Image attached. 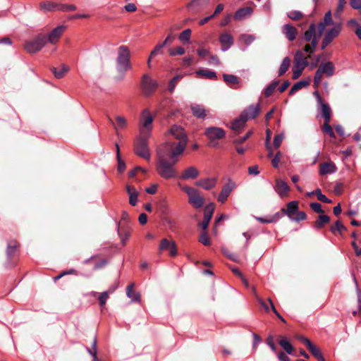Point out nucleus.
<instances>
[{
  "mask_svg": "<svg viewBox=\"0 0 361 361\" xmlns=\"http://www.w3.org/2000/svg\"><path fill=\"white\" fill-rule=\"evenodd\" d=\"M180 156L173 157L172 152L160 149L157 152V172L164 179H171L178 176L175 164Z\"/></svg>",
  "mask_w": 361,
  "mask_h": 361,
  "instance_id": "nucleus-1",
  "label": "nucleus"
},
{
  "mask_svg": "<svg viewBox=\"0 0 361 361\" xmlns=\"http://www.w3.org/2000/svg\"><path fill=\"white\" fill-rule=\"evenodd\" d=\"M168 134L178 142L171 141L169 138L165 142L163 149L172 152L173 157L180 156L185 151L188 142V137L184 128L180 126L173 125L169 129Z\"/></svg>",
  "mask_w": 361,
  "mask_h": 361,
  "instance_id": "nucleus-2",
  "label": "nucleus"
},
{
  "mask_svg": "<svg viewBox=\"0 0 361 361\" xmlns=\"http://www.w3.org/2000/svg\"><path fill=\"white\" fill-rule=\"evenodd\" d=\"M116 68L121 78H123L126 71L131 68L130 53L127 46L121 45L118 47Z\"/></svg>",
  "mask_w": 361,
  "mask_h": 361,
  "instance_id": "nucleus-3",
  "label": "nucleus"
},
{
  "mask_svg": "<svg viewBox=\"0 0 361 361\" xmlns=\"http://www.w3.org/2000/svg\"><path fill=\"white\" fill-rule=\"evenodd\" d=\"M148 133L144 135H139L135 143L134 152L136 155L149 161L151 157V152L149 148L148 140L150 137Z\"/></svg>",
  "mask_w": 361,
  "mask_h": 361,
  "instance_id": "nucleus-4",
  "label": "nucleus"
},
{
  "mask_svg": "<svg viewBox=\"0 0 361 361\" xmlns=\"http://www.w3.org/2000/svg\"><path fill=\"white\" fill-rule=\"evenodd\" d=\"M309 65L308 61L304 56L302 51L297 50L295 51L293 60V66L292 68L293 71V79L295 80L298 78L303 70Z\"/></svg>",
  "mask_w": 361,
  "mask_h": 361,
  "instance_id": "nucleus-5",
  "label": "nucleus"
},
{
  "mask_svg": "<svg viewBox=\"0 0 361 361\" xmlns=\"http://www.w3.org/2000/svg\"><path fill=\"white\" fill-rule=\"evenodd\" d=\"M181 190L188 195V202L195 208L199 209L203 206L204 200L197 189L185 185L181 188Z\"/></svg>",
  "mask_w": 361,
  "mask_h": 361,
  "instance_id": "nucleus-6",
  "label": "nucleus"
},
{
  "mask_svg": "<svg viewBox=\"0 0 361 361\" xmlns=\"http://www.w3.org/2000/svg\"><path fill=\"white\" fill-rule=\"evenodd\" d=\"M335 66L331 61L322 62L314 76V82L315 85L320 83L323 75L327 77H331L334 74Z\"/></svg>",
  "mask_w": 361,
  "mask_h": 361,
  "instance_id": "nucleus-7",
  "label": "nucleus"
},
{
  "mask_svg": "<svg viewBox=\"0 0 361 361\" xmlns=\"http://www.w3.org/2000/svg\"><path fill=\"white\" fill-rule=\"evenodd\" d=\"M258 114H240V116L231 121L226 126L236 135L240 133L244 129L247 121L250 118H255Z\"/></svg>",
  "mask_w": 361,
  "mask_h": 361,
  "instance_id": "nucleus-8",
  "label": "nucleus"
},
{
  "mask_svg": "<svg viewBox=\"0 0 361 361\" xmlns=\"http://www.w3.org/2000/svg\"><path fill=\"white\" fill-rule=\"evenodd\" d=\"M47 44V36L38 34L35 39L25 44V49L30 54H35L41 50Z\"/></svg>",
  "mask_w": 361,
  "mask_h": 361,
  "instance_id": "nucleus-9",
  "label": "nucleus"
},
{
  "mask_svg": "<svg viewBox=\"0 0 361 361\" xmlns=\"http://www.w3.org/2000/svg\"><path fill=\"white\" fill-rule=\"evenodd\" d=\"M157 87L156 80L151 78L148 75L145 74L142 78L141 87L145 96L149 97L153 94Z\"/></svg>",
  "mask_w": 361,
  "mask_h": 361,
  "instance_id": "nucleus-10",
  "label": "nucleus"
},
{
  "mask_svg": "<svg viewBox=\"0 0 361 361\" xmlns=\"http://www.w3.org/2000/svg\"><path fill=\"white\" fill-rule=\"evenodd\" d=\"M204 135L209 140H219L225 137V130L219 127L210 126L204 129Z\"/></svg>",
  "mask_w": 361,
  "mask_h": 361,
  "instance_id": "nucleus-11",
  "label": "nucleus"
},
{
  "mask_svg": "<svg viewBox=\"0 0 361 361\" xmlns=\"http://www.w3.org/2000/svg\"><path fill=\"white\" fill-rule=\"evenodd\" d=\"M153 120L154 118L151 114H147V116L142 114L140 117V135H144L145 133L146 135L148 133L147 136H151Z\"/></svg>",
  "mask_w": 361,
  "mask_h": 361,
  "instance_id": "nucleus-12",
  "label": "nucleus"
},
{
  "mask_svg": "<svg viewBox=\"0 0 361 361\" xmlns=\"http://www.w3.org/2000/svg\"><path fill=\"white\" fill-rule=\"evenodd\" d=\"M235 187L236 184L231 179H228L227 183L223 185L217 200L221 203H224Z\"/></svg>",
  "mask_w": 361,
  "mask_h": 361,
  "instance_id": "nucleus-13",
  "label": "nucleus"
},
{
  "mask_svg": "<svg viewBox=\"0 0 361 361\" xmlns=\"http://www.w3.org/2000/svg\"><path fill=\"white\" fill-rule=\"evenodd\" d=\"M215 205L213 202H210L207 204L204 209V219L202 222L200 224L201 228L206 231L209 224L210 220L213 216Z\"/></svg>",
  "mask_w": 361,
  "mask_h": 361,
  "instance_id": "nucleus-14",
  "label": "nucleus"
},
{
  "mask_svg": "<svg viewBox=\"0 0 361 361\" xmlns=\"http://www.w3.org/2000/svg\"><path fill=\"white\" fill-rule=\"evenodd\" d=\"M281 32L286 37V38L290 42L294 41L298 35V30L296 27L290 23L284 24L282 26Z\"/></svg>",
  "mask_w": 361,
  "mask_h": 361,
  "instance_id": "nucleus-15",
  "label": "nucleus"
},
{
  "mask_svg": "<svg viewBox=\"0 0 361 361\" xmlns=\"http://www.w3.org/2000/svg\"><path fill=\"white\" fill-rule=\"evenodd\" d=\"M274 190L279 196L283 198L288 195V192L290 191V187L283 180L276 179Z\"/></svg>",
  "mask_w": 361,
  "mask_h": 361,
  "instance_id": "nucleus-16",
  "label": "nucleus"
},
{
  "mask_svg": "<svg viewBox=\"0 0 361 361\" xmlns=\"http://www.w3.org/2000/svg\"><path fill=\"white\" fill-rule=\"evenodd\" d=\"M66 29V25H59L56 27L47 36V42L54 44L62 35Z\"/></svg>",
  "mask_w": 361,
  "mask_h": 361,
  "instance_id": "nucleus-17",
  "label": "nucleus"
},
{
  "mask_svg": "<svg viewBox=\"0 0 361 361\" xmlns=\"http://www.w3.org/2000/svg\"><path fill=\"white\" fill-rule=\"evenodd\" d=\"M159 250H170V255L173 257L177 255V247L176 244L174 241H169L166 238H164L161 240L159 247Z\"/></svg>",
  "mask_w": 361,
  "mask_h": 361,
  "instance_id": "nucleus-18",
  "label": "nucleus"
},
{
  "mask_svg": "<svg viewBox=\"0 0 361 361\" xmlns=\"http://www.w3.org/2000/svg\"><path fill=\"white\" fill-rule=\"evenodd\" d=\"M217 183L216 178H207L200 179L195 182V185L197 187L202 188L206 190H210L214 188Z\"/></svg>",
  "mask_w": 361,
  "mask_h": 361,
  "instance_id": "nucleus-19",
  "label": "nucleus"
},
{
  "mask_svg": "<svg viewBox=\"0 0 361 361\" xmlns=\"http://www.w3.org/2000/svg\"><path fill=\"white\" fill-rule=\"evenodd\" d=\"M39 6L40 10L44 13L59 11V3L44 1L39 3Z\"/></svg>",
  "mask_w": 361,
  "mask_h": 361,
  "instance_id": "nucleus-20",
  "label": "nucleus"
},
{
  "mask_svg": "<svg viewBox=\"0 0 361 361\" xmlns=\"http://www.w3.org/2000/svg\"><path fill=\"white\" fill-rule=\"evenodd\" d=\"M219 42L221 44V51H226L233 44V37L228 33H223L219 37Z\"/></svg>",
  "mask_w": 361,
  "mask_h": 361,
  "instance_id": "nucleus-21",
  "label": "nucleus"
},
{
  "mask_svg": "<svg viewBox=\"0 0 361 361\" xmlns=\"http://www.w3.org/2000/svg\"><path fill=\"white\" fill-rule=\"evenodd\" d=\"M317 26L314 23H311L309 28L305 32L303 39L305 42H312L314 39L318 42L319 36L317 35Z\"/></svg>",
  "mask_w": 361,
  "mask_h": 361,
  "instance_id": "nucleus-22",
  "label": "nucleus"
},
{
  "mask_svg": "<svg viewBox=\"0 0 361 361\" xmlns=\"http://www.w3.org/2000/svg\"><path fill=\"white\" fill-rule=\"evenodd\" d=\"M209 0H192L188 4L187 8L193 13L197 12L200 8L207 6Z\"/></svg>",
  "mask_w": 361,
  "mask_h": 361,
  "instance_id": "nucleus-23",
  "label": "nucleus"
},
{
  "mask_svg": "<svg viewBox=\"0 0 361 361\" xmlns=\"http://www.w3.org/2000/svg\"><path fill=\"white\" fill-rule=\"evenodd\" d=\"M337 168L336 165L332 162H324L320 164L319 174L322 176L326 174H333L336 173Z\"/></svg>",
  "mask_w": 361,
  "mask_h": 361,
  "instance_id": "nucleus-24",
  "label": "nucleus"
},
{
  "mask_svg": "<svg viewBox=\"0 0 361 361\" xmlns=\"http://www.w3.org/2000/svg\"><path fill=\"white\" fill-rule=\"evenodd\" d=\"M199 176V171L195 166H190L184 170L180 176L182 180L195 179Z\"/></svg>",
  "mask_w": 361,
  "mask_h": 361,
  "instance_id": "nucleus-25",
  "label": "nucleus"
},
{
  "mask_svg": "<svg viewBox=\"0 0 361 361\" xmlns=\"http://www.w3.org/2000/svg\"><path fill=\"white\" fill-rule=\"evenodd\" d=\"M253 13V9L251 7H244L239 8L234 14L233 18L235 20H241L246 17L250 16Z\"/></svg>",
  "mask_w": 361,
  "mask_h": 361,
  "instance_id": "nucleus-26",
  "label": "nucleus"
},
{
  "mask_svg": "<svg viewBox=\"0 0 361 361\" xmlns=\"http://www.w3.org/2000/svg\"><path fill=\"white\" fill-rule=\"evenodd\" d=\"M126 189L129 195L130 204L135 206L137 202L138 191L134 186L130 185H127Z\"/></svg>",
  "mask_w": 361,
  "mask_h": 361,
  "instance_id": "nucleus-27",
  "label": "nucleus"
},
{
  "mask_svg": "<svg viewBox=\"0 0 361 361\" xmlns=\"http://www.w3.org/2000/svg\"><path fill=\"white\" fill-rule=\"evenodd\" d=\"M317 97V108L319 113H331V107L329 104L322 101V99L317 92L314 93Z\"/></svg>",
  "mask_w": 361,
  "mask_h": 361,
  "instance_id": "nucleus-28",
  "label": "nucleus"
},
{
  "mask_svg": "<svg viewBox=\"0 0 361 361\" xmlns=\"http://www.w3.org/2000/svg\"><path fill=\"white\" fill-rule=\"evenodd\" d=\"M298 210V203L297 201H292L288 203L287 208L281 209L282 214H286L290 219L291 214H295Z\"/></svg>",
  "mask_w": 361,
  "mask_h": 361,
  "instance_id": "nucleus-29",
  "label": "nucleus"
},
{
  "mask_svg": "<svg viewBox=\"0 0 361 361\" xmlns=\"http://www.w3.org/2000/svg\"><path fill=\"white\" fill-rule=\"evenodd\" d=\"M341 31V23H337L334 25V26L329 30L326 35H324L327 39L332 40L336 38Z\"/></svg>",
  "mask_w": 361,
  "mask_h": 361,
  "instance_id": "nucleus-30",
  "label": "nucleus"
},
{
  "mask_svg": "<svg viewBox=\"0 0 361 361\" xmlns=\"http://www.w3.org/2000/svg\"><path fill=\"white\" fill-rule=\"evenodd\" d=\"M330 221V218L328 215L320 214L318 216L317 220L314 223V228L319 230L323 228L326 224Z\"/></svg>",
  "mask_w": 361,
  "mask_h": 361,
  "instance_id": "nucleus-31",
  "label": "nucleus"
},
{
  "mask_svg": "<svg viewBox=\"0 0 361 361\" xmlns=\"http://www.w3.org/2000/svg\"><path fill=\"white\" fill-rule=\"evenodd\" d=\"M307 349L318 361H325L321 350L313 343L308 345Z\"/></svg>",
  "mask_w": 361,
  "mask_h": 361,
  "instance_id": "nucleus-32",
  "label": "nucleus"
},
{
  "mask_svg": "<svg viewBox=\"0 0 361 361\" xmlns=\"http://www.w3.org/2000/svg\"><path fill=\"white\" fill-rule=\"evenodd\" d=\"M19 246L16 240H10L7 244L6 255L8 258H11L16 251L17 247Z\"/></svg>",
  "mask_w": 361,
  "mask_h": 361,
  "instance_id": "nucleus-33",
  "label": "nucleus"
},
{
  "mask_svg": "<svg viewBox=\"0 0 361 361\" xmlns=\"http://www.w3.org/2000/svg\"><path fill=\"white\" fill-rule=\"evenodd\" d=\"M68 66H65L64 64L61 65L60 68H52V73H54L55 78L60 79L62 78L66 73L68 71Z\"/></svg>",
  "mask_w": 361,
  "mask_h": 361,
  "instance_id": "nucleus-34",
  "label": "nucleus"
},
{
  "mask_svg": "<svg viewBox=\"0 0 361 361\" xmlns=\"http://www.w3.org/2000/svg\"><path fill=\"white\" fill-rule=\"evenodd\" d=\"M134 287V284L132 283L127 286L126 288V295L127 296L131 299L132 302H137L140 300V295L139 293H133V289Z\"/></svg>",
  "mask_w": 361,
  "mask_h": 361,
  "instance_id": "nucleus-35",
  "label": "nucleus"
},
{
  "mask_svg": "<svg viewBox=\"0 0 361 361\" xmlns=\"http://www.w3.org/2000/svg\"><path fill=\"white\" fill-rule=\"evenodd\" d=\"M279 345L286 351L288 355H292L294 348L291 343L286 338L281 339L279 341Z\"/></svg>",
  "mask_w": 361,
  "mask_h": 361,
  "instance_id": "nucleus-36",
  "label": "nucleus"
},
{
  "mask_svg": "<svg viewBox=\"0 0 361 361\" xmlns=\"http://www.w3.org/2000/svg\"><path fill=\"white\" fill-rule=\"evenodd\" d=\"M109 120L113 123L116 130L118 128H124L126 124V118L121 116H116L114 118V121L111 118H109Z\"/></svg>",
  "mask_w": 361,
  "mask_h": 361,
  "instance_id": "nucleus-37",
  "label": "nucleus"
},
{
  "mask_svg": "<svg viewBox=\"0 0 361 361\" xmlns=\"http://www.w3.org/2000/svg\"><path fill=\"white\" fill-rule=\"evenodd\" d=\"M309 85V82L307 80H300L295 83L289 91V94H293L295 92L302 89V87H307Z\"/></svg>",
  "mask_w": 361,
  "mask_h": 361,
  "instance_id": "nucleus-38",
  "label": "nucleus"
},
{
  "mask_svg": "<svg viewBox=\"0 0 361 361\" xmlns=\"http://www.w3.org/2000/svg\"><path fill=\"white\" fill-rule=\"evenodd\" d=\"M97 338L94 337V340L92 343V347L88 348L85 347V350L87 353L92 357V359H99L97 357Z\"/></svg>",
  "mask_w": 361,
  "mask_h": 361,
  "instance_id": "nucleus-39",
  "label": "nucleus"
},
{
  "mask_svg": "<svg viewBox=\"0 0 361 361\" xmlns=\"http://www.w3.org/2000/svg\"><path fill=\"white\" fill-rule=\"evenodd\" d=\"M279 83V80H274L272 81L264 90V95L266 97H270L274 92V90L276 88Z\"/></svg>",
  "mask_w": 361,
  "mask_h": 361,
  "instance_id": "nucleus-40",
  "label": "nucleus"
},
{
  "mask_svg": "<svg viewBox=\"0 0 361 361\" xmlns=\"http://www.w3.org/2000/svg\"><path fill=\"white\" fill-rule=\"evenodd\" d=\"M290 59L288 56L285 57L283 59L282 63H281L279 70V76H281L283 74H285L286 72L288 70V68L290 67Z\"/></svg>",
  "mask_w": 361,
  "mask_h": 361,
  "instance_id": "nucleus-41",
  "label": "nucleus"
},
{
  "mask_svg": "<svg viewBox=\"0 0 361 361\" xmlns=\"http://www.w3.org/2000/svg\"><path fill=\"white\" fill-rule=\"evenodd\" d=\"M197 74L207 78L209 79H214L216 78V74L214 71H209L207 69L199 70L197 71Z\"/></svg>",
  "mask_w": 361,
  "mask_h": 361,
  "instance_id": "nucleus-42",
  "label": "nucleus"
},
{
  "mask_svg": "<svg viewBox=\"0 0 361 361\" xmlns=\"http://www.w3.org/2000/svg\"><path fill=\"white\" fill-rule=\"evenodd\" d=\"M224 80L228 85H234L238 84L239 82V79L237 76L231 74H224L223 75Z\"/></svg>",
  "mask_w": 361,
  "mask_h": 361,
  "instance_id": "nucleus-43",
  "label": "nucleus"
},
{
  "mask_svg": "<svg viewBox=\"0 0 361 361\" xmlns=\"http://www.w3.org/2000/svg\"><path fill=\"white\" fill-rule=\"evenodd\" d=\"M116 149H117L116 156H117V159H118V171L120 173H123L124 171V170L126 169V164L121 158L118 145L116 144Z\"/></svg>",
  "mask_w": 361,
  "mask_h": 361,
  "instance_id": "nucleus-44",
  "label": "nucleus"
},
{
  "mask_svg": "<svg viewBox=\"0 0 361 361\" xmlns=\"http://www.w3.org/2000/svg\"><path fill=\"white\" fill-rule=\"evenodd\" d=\"M286 16L288 18L293 20H298L302 18L303 13L300 11H291L286 13Z\"/></svg>",
  "mask_w": 361,
  "mask_h": 361,
  "instance_id": "nucleus-45",
  "label": "nucleus"
},
{
  "mask_svg": "<svg viewBox=\"0 0 361 361\" xmlns=\"http://www.w3.org/2000/svg\"><path fill=\"white\" fill-rule=\"evenodd\" d=\"M260 104L259 103L252 104L245 109L242 113H259Z\"/></svg>",
  "mask_w": 361,
  "mask_h": 361,
  "instance_id": "nucleus-46",
  "label": "nucleus"
},
{
  "mask_svg": "<svg viewBox=\"0 0 361 361\" xmlns=\"http://www.w3.org/2000/svg\"><path fill=\"white\" fill-rule=\"evenodd\" d=\"M191 35V30L190 29H185L183 30L180 35H179V40L181 42H189L190 39Z\"/></svg>",
  "mask_w": 361,
  "mask_h": 361,
  "instance_id": "nucleus-47",
  "label": "nucleus"
},
{
  "mask_svg": "<svg viewBox=\"0 0 361 361\" xmlns=\"http://www.w3.org/2000/svg\"><path fill=\"white\" fill-rule=\"evenodd\" d=\"M318 43L317 41H316L315 39L310 44H307L304 47V51H305L307 54H312L316 49V47L317 46Z\"/></svg>",
  "mask_w": 361,
  "mask_h": 361,
  "instance_id": "nucleus-48",
  "label": "nucleus"
},
{
  "mask_svg": "<svg viewBox=\"0 0 361 361\" xmlns=\"http://www.w3.org/2000/svg\"><path fill=\"white\" fill-rule=\"evenodd\" d=\"M77 7L73 4H60L59 11L62 12H69L75 11Z\"/></svg>",
  "mask_w": 361,
  "mask_h": 361,
  "instance_id": "nucleus-49",
  "label": "nucleus"
},
{
  "mask_svg": "<svg viewBox=\"0 0 361 361\" xmlns=\"http://www.w3.org/2000/svg\"><path fill=\"white\" fill-rule=\"evenodd\" d=\"M331 233H335L336 231L339 232H342L346 231L345 226L340 221H336L334 226H331L330 228Z\"/></svg>",
  "mask_w": 361,
  "mask_h": 361,
  "instance_id": "nucleus-50",
  "label": "nucleus"
},
{
  "mask_svg": "<svg viewBox=\"0 0 361 361\" xmlns=\"http://www.w3.org/2000/svg\"><path fill=\"white\" fill-rule=\"evenodd\" d=\"M252 134V132L251 130H250V131L247 132V133L244 136L240 137L239 138L234 139L233 140V143L235 145H239L243 143L244 142H245L251 136Z\"/></svg>",
  "mask_w": 361,
  "mask_h": 361,
  "instance_id": "nucleus-51",
  "label": "nucleus"
},
{
  "mask_svg": "<svg viewBox=\"0 0 361 361\" xmlns=\"http://www.w3.org/2000/svg\"><path fill=\"white\" fill-rule=\"evenodd\" d=\"M326 26L327 25H333L334 26V25L336 24L333 19H332V15H331V11H329L328 12H326L324 15V20L322 21Z\"/></svg>",
  "mask_w": 361,
  "mask_h": 361,
  "instance_id": "nucleus-52",
  "label": "nucleus"
},
{
  "mask_svg": "<svg viewBox=\"0 0 361 361\" xmlns=\"http://www.w3.org/2000/svg\"><path fill=\"white\" fill-rule=\"evenodd\" d=\"M164 47L161 43L157 44L155 46V47L154 48V49L150 53V58H153L155 56L159 55V54H163L162 49Z\"/></svg>",
  "mask_w": 361,
  "mask_h": 361,
  "instance_id": "nucleus-53",
  "label": "nucleus"
},
{
  "mask_svg": "<svg viewBox=\"0 0 361 361\" xmlns=\"http://www.w3.org/2000/svg\"><path fill=\"white\" fill-rule=\"evenodd\" d=\"M185 49L182 47H178L175 49H170L169 50L170 56H180L185 54Z\"/></svg>",
  "mask_w": 361,
  "mask_h": 361,
  "instance_id": "nucleus-54",
  "label": "nucleus"
},
{
  "mask_svg": "<svg viewBox=\"0 0 361 361\" xmlns=\"http://www.w3.org/2000/svg\"><path fill=\"white\" fill-rule=\"evenodd\" d=\"M323 131L329 135L331 138H335L336 135L333 130L332 127L329 125V123H324L323 126Z\"/></svg>",
  "mask_w": 361,
  "mask_h": 361,
  "instance_id": "nucleus-55",
  "label": "nucleus"
},
{
  "mask_svg": "<svg viewBox=\"0 0 361 361\" xmlns=\"http://www.w3.org/2000/svg\"><path fill=\"white\" fill-rule=\"evenodd\" d=\"M316 195L319 200L325 202V203H331V200L326 197V195H323L321 189L317 188L316 189Z\"/></svg>",
  "mask_w": 361,
  "mask_h": 361,
  "instance_id": "nucleus-56",
  "label": "nucleus"
},
{
  "mask_svg": "<svg viewBox=\"0 0 361 361\" xmlns=\"http://www.w3.org/2000/svg\"><path fill=\"white\" fill-rule=\"evenodd\" d=\"M240 39L246 44L250 45L255 40V36L252 35H243L240 37Z\"/></svg>",
  "mask_w": 361,
  "mask_h": 361,
  "instance_id": "nucleus-57",
  "label": "nucleus"
},
{
  "mask_svg": "<svg viewBox=\"0 0 361 361\" xmlns=\"http://www.w3.org/2000/svg\"><path fill=\"white\" fill-rule=\"evenodd\" d=\"M284 135L283 133L277 134L274 137L273 145L275 148H278L281 145V142L283 140Z\"/></svg>",
  "mask_w": 361,
  "mask_h": 361,
  "instance_id": "nucleus-58",
  "label": "nucleus"
},
{
  "mask_svg": "<svg viewBox=\"0 0 361 361\" xmlns=\"http://www.w3.org/2000/svg\"><path fill=\"white\" fill-rule=\"evenodd\" d=\"M252 292H253V294L255 295L258 302L261 305V306L264 309L265 311L267 312H269V306L266 304V302L260 298L259 297V295L257 294V292H256V290L255 288V287H252Z\"/></svg>",
  "mask_w": 361,
  "mask_h": 361,
  "instance_id": "nucleus-59",
  "label": "nucleus"
},
{
  "mask_svg": "<svg viewBox=\"0 0 361 361\" xmlns=\"http://www.w3.org/2000/svg\"><path fill=\"white\" fill-rule=\"evenodd\" d=\"M310 208L316 213L322 214L324 211L322 208V205L319 202H312L310 204Z\"/></svg>",
  "mask_w": 361,
  "mask_h": 361,
  "instance_id": "nucleus-60",
  "label": "nucleus"
},
{
  "mask_svg": "<svg viewBox=\"0 0 361 361\" xmlns=\"http://www.w3.org/2000/svg\"><path fill=\"white\" fill-rule=\"evenodd\" d=\"M199 241L204 245H209L210 244V240L206 231H204L200 234Z\"/></svg>",
  "mask_w": 361,
  "mask_h": 361,
  "instance_id": "nucleus-61",
  "label": "nucleus"
},
{
  "mask_svg": "<svg viewBox=\"0 0 361 361\" xmlns=\"http://www.w3.org/2000/svg\"><path fill=\"white\" fill-rule=\"evenodd\" d=\"M297 216L296 217H291L290 220L296 222H299L300 221L305 220L307 219V214L305 212L300 211L297 212Z\"/></svg>",
  "mask_w": 361,
  "mask_h": 361,
  "instance_id": "nucleus-62",
  "label": "nucleus"
},
{
  "mask_svg": "<svg viewBox=\"0 0 361 361\" xmlns=\"http://www.w3.org/2000/svg\"><path fill=\"white\" fill-rule=\"evenodd\" d=\"M352 276H353V281L355 283V288H356V292H357V302H358L359 309H361V291H360V290L358 288V285H357V283L356 277H355V274L353 273L352 274Z\"/></svg>",
  "mask_w": 361,
  "mask_h": 361,
  "instance_id": "nucleus-63",
  "label": "nucleus"
},
{
  "mask_svg": "<svg viewBox=\"0 0 361 361\" xmlns=\"http://www.w3.org/2000/svg\"><path fill=\"white\" fill-rule=\"evenodd\" d=\"M108 298V292L104 291L101 293V295L99 297V302L100 306L103 307L106 305V300Z\"/></svg>",
  "mask_w": 361,
  "mask_h": 361,
  "instance_id": "nucleus-64",
  "label": "nucleus"
}]
</instances>
